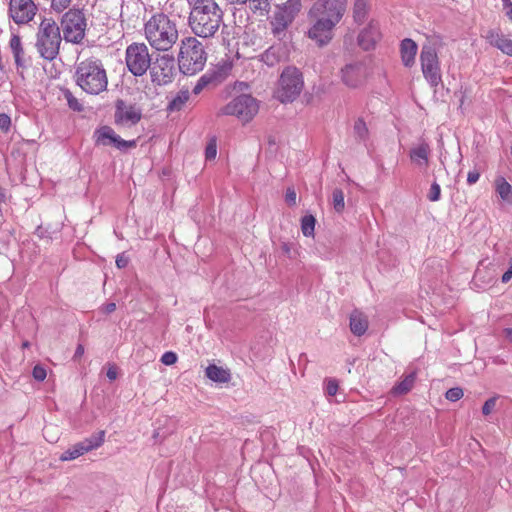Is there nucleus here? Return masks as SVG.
I'll return each mask as SVG.
<instances>
[{"label": "nucleus", "instance_id": "obj_1", "mask_svg": "<svg viewBox=\"0 0 512 512\" xmlns=\"http://www.w3.org/2000/svg\"><path fill=\"white\" fill-rule=\"evenodd\" d=\"M190 5L188 25L201 38H211L223 22V12L215 0H187Z\"/></svg>", "mask_w": 512, "mask_h": 512}, {"label": "nucleus", "instance_id": "obj_2", "mask_svg": "<svg viewBox=\"0 0 512 512\" xmlns=\"http://www.w3.org/2000/svg\"><path fill=\"white\" fill-rule=\"evenodd\" d=\"M74 80L85 93L90 95H99L106 91L108 86V76L104 64L96 57L77 62Z\"/></svg>", "mask_w": 512, "mask_h": 512}, {"label": "nucleus", "instance_id": "obj_3", "mask_svg": "<svg viewBox=\"0 0 512 512\" xmlns=\"http://www.w3.org/2000/svg\"><path fill=\"white\" fill-rule=\"evenodd\" d=\"M145 38L152 48L167 52L177 42V25L164 13H156L144 25Z\"/></svg>", "mask_w": 512, "mask_h": 512}, {"label": "nucleus", "instance_id": "obj_4", "mask_svg": "<svg viewBox=\"0 0 512 512\" xmlns=\"http://www.w3.org/2000/svg\"><path fill=\"white\" fill-rule=\"evenodd\" d=\"M62 42L60 28L52 18H44L36 33L35 47L46 60H54L59 54Z\"/></svg>", "mask_w": 512, "mask_h": 512}, {"label": "nucleus", "instance_id": "obj_5", "mask_svg": "<svg viewBox=\"0 0 512 512\" xmlns=\"http://www.w3.org/2000/svg\"><path fill=\"white\" fill-rule=\"evenodd\" d=\"M207 54L203 44L195 37H186L181 41L178 54L179 69L183 74L194 75L201 71L206 63Z\"/></svg>", "mask_w": 512, "mask_h": 512}, {"label": "nucleus", "instance_id": "obj_6", "mask_svg": "<svg viewBox=\"0 0 512 512\" xmlns=\"http://www.w3.org/2000/svg\"><path fill=\"white\" fill-rule=\"evenodd\" d=\"M304 82L296 67H286L280 75L275 97L282 103L293 102L301 93Z\"/></svg>", "mask_w": 512, "mask_h": 512}, {"label": "nucleus", "instance_id": "obj_7", "mask_svg": "<svg viewBox=\"0 0 512 512\" xmlns=\"http://www.w3.org/2000/svg\"><path fill=\"white\" fill-rule=\"evenodd\" d=\"M61 30L66 42L80 44L85 37L86 18L80 10L70 9L61 19Z\"/></svg>", "mask_w": 512, "mask_h": 512}, {"label": "nucleus", "instance_id": "obj_8", "mask_svg": "<svg viewBox=\"0 0 512 512\" xmlns=\"http://www.w3.org/2000/svg\"><path fill=\"white\" fill-rule=\"evenodd\" d=\"M125 62L134 76H143L151 66V55L145 43H132L125 51Z\"/></svg>", "mask_w": 512, "mask_h": 512}, {"label": "nucleus", "instance_id": "obj_9", "mask_svg": "<svg viewBox=\"0 0 512 512\" xmlns=\"http://www.w3.org/2000/svg\"><path fill=\"white\" fill-rule=\"evenodd\" d=\"M310 27L307 36L318 46L323 47L330 43L334 36V29L337 26L332 20H328L308 11Z\"/></svg>", "mask_w": 512, "mask_h": 512}, {"label": "nucleus", "instance_id": "obj_10", "mask_svg": "<svg viewBox=\"0 0 512 512\" xmlns=\"http://www.w3.org/2000/svg\"><path fill=\"white\" fill-rule=\"evenodd\" d=\"M420 62L426 81L432 87H437L442 82V75L438 55L433 45L426 44L422 47Z\"/></svg>", "mask_w": 512, "mask_h": 512}, {"label": "nucleus", "instance_id": "obj_11", "mask_svg": "<svg viewBox=\"0 0 512 512\" xmlns=\"http://www.w3.org/2000/svg\"><path fill=\"white\" fill-rule=\"evenodd\" d=\"M258 109L259 106L255 98L242 94L224 106L221 112L224 115H233L243 121H249L257 114Z\"/></svg>", "mask_w": 512, "mask_h": 512}, {"label": "nucleus", "instance_id": "obj_12", "mask_svg": "<svg viewBox=\"0 0 512 512\" xmlns=\"http://www.w3.org/2000/svg\"><path fill=\"white\" fill-rule=\"evenodd\" d=\"M302 7L301 0H288L282 5L277 6L274 16L271 20L272 31L275 35L284 32L294 21Z\"/></svg>", "mask_w": 512, "mask_h": 512}, {"label": "nucleus", "instance_id": "obj_13", "mask_svg": "<svg viewBox=\"0 0 512 512\" xmlns=\"http://www.w3.org/2000/svg\"><path fill=\"white\" fill-rule=\"evenodd\" d=\"M142 118V109L139 105L118 99L115 102L114 121L115 124L123 128L135 126Z\"/></svg>", "mask_w": 512, "mask_h": 512}, {"label": "nucleus", "instance_id": "obj_14", "mask_svg": "<svg viewBox=\"0 0 512 512\" xmlns=\"http://www.w3.org/2000/svg\"><path fill=\"white\" fill-rule=\"evenodd\" d=\"M346 7L347 0H316L309 11L338 24L346 12Z\"/></svg>", "mask_w": 512, "mask_h": 512}, {"label": "nucleus", "instance_id": "obj_15", "mask_svg": "<svg viewBox=\"0 0 512 512\" xmlns=\"http://www.w3.org/2000/svg\"><path fill=\"white\" fill-rule=\"evenodd\" d=\"M175 59L168 54L159 55L155 61H151L150 75L152 82L164 85L172 81L174 75Z\"/></svg>", "mask_w": 512, "mask_h": 512}, {"label": "nucleus", "instance_id": "obj_16", "mask_svg": "<svg viewBox=\"0 0 512 512\" xmlns=\"http://www.w3.org/2000/svg\"><path fill=\"white\" fill-rule=\"evenodd\" d=\"M37 10L38 8L33 0H9V17L18 25L32 21Z\"/></svg>", "mask_w": 512, "mask_h": 512}, {"label": "nucleus", "instance_id": "obj_17", "mask_svg": "<svg viewBox=\"0 0 512 512\" xmlns=\"http://www.w3.org/2000/svg\"><path fill=\"white\" fill-rule=\"evenodd\" d=\"M104 435L105 432L100 431L96 435H92L91 437L86 438L79 443H76L75 445L67 449L65 452H63L59 459L61 461L74 460L80 457L81 455L98 448L104 442Z\"/></svg>", "mask_w": 512, "mask_h": 512}, {"label": "nucleus", "instance_id": "obj_18", "mask_svg": "<svg viewBox=\"0 0 512 512\" xmlns=\"http://www.w3.org/2000/svg\"><path fill=\"white\" fill-rule=\"evenodd\" d=\"M365 75L366 69L361 62L346 64L341 69L342 82L350 88L359 87L363 83Z\"/></svg>", "mask_w": 512, "mask_h": 512}, {"label": "nucleus", "instance_id": "obj_19", "mask_svg": "<svg viewBox=\"0 0 512 512\" xmlns=\"http://www.w3.org/2000/svg\"><path fill=\"white\" fill-rule=\"evenodd\" d=\"M226 71L224 69L208 70L203 74L192 89L194 95H199L204 90H210L217 87L226 79Z\"/></svg>", "mask_w": 512, "mask_h": 512}, {"label": "nucleus", "instance_id": "obj_20", "mask_svg": "<svg viewBox=\"0 0 512 512\" xmlns=\"http://www.w3.org/2000/svg\"><path fill=\"white\" fill-rule=\"evenodd\" d=\"M96 143L103 146H115L119 149L134 146V141H125L111 127L103 126L95 132Z\"/></svg>", "mask_w": 512, "mask_h": 512}, {"label": "nucleus", "instance_id": "obj_21", "mask_svg": "<svg viewBox=\"0 0 512 512\" xmlns=\"http://www.w3.org/2000/svg\"><path fill=\"white\" fill-rule=\"evenodd\" d=\"M380 31L377 22L371 21L366 28H364L358 36V44L364 50L374 48L380 39Z\"/></svg>", "mask_w": 512, "mask_h": 512}, {"label": "nucleus", "instance_id": "obj_22", "mask_svg": "<svg viewBox=\"0 0 512 512\" xmlns=\"http://www.w3.org/2000/svg\"><path fill=\"white\" fill-rule=\"evenodd\" d=\"M485 38L491 46L498 48L508 56H512V40L499 30H489Z\"/></svg>", "mask_w": 512, "mask_h": 512}, {"label": "nucleus", "instance_id": "obj_23", "mask_svg": "<svg viewBox=\"0 0 512 512\" xmlns=\"http://www.w3.org/2000/svg\"><path fill=\"white\" fill-rule=\"evenodd\" d=\"M430 147L426 142H421L412 147L409 153L411 161L419 168L426 169L429 163Z\"/></svg>", "mask_w": 512, "mask_h": 512}, {"label": "nucleus", "instance_id": "obj_24", "mask_svg": "<svg viewBox=\"0 0 512 512\" xmlns=\"http://www.w3.org/2000/svg\"><path fill=\"white\" fill-rule=\"evenodd\" d=\"M417 44L409 38L402 40L400 46L401 59L406 67H411L415 63V56L417 54Z\"/></svg>", "mask_w": 512, "mask_h": 512}, {"label": "nucleus", "instance_id": "obj_25", "mask_svg": "<svg viewBox=\"0 0 512 512\" xmlns=\"http://www.w3.org/2000/svg\"><path fill=\"white\" fill-rule=\"evenodd\" d=\"M368 328L367 317L360 311H353L350 315V330L356 336L363 335Z\"/></svg>", "mask_w": 512, "mask_h": 512}, {"label": "nucleus", "instance_id": "obj_26", "mask_svg": "<svg viewBox=\"0 0 512 512\" xmlns=\"http://www.w3.org/2000/svg\"><path fill=\"white\" fill-rule=\"evenodd\" d=\"M205 374L207 378L217 383H227L231 380V373L228 369L214 364L206 368Z\"/></svg>", "mask_w": 512, "mask_h": 512}, {"label": "nucleus", "instance_id": "obj_27", "mask_svg": "<svg viewBox=\"0 0 512 512\" xmlns=\"http://www.w3.org/2000/svg\"><path fill=\"white\" fill-rule=\"evenodd\" d=\"M371 9L370 0H354L353 2V19L361 25L367 19L369 11Z\"/></svg>", "mask_w": 512, "mask_h": 512}, {"label": "nucleus", "instance_id": "obj_28", "mask_svg": "<svg viewBox=\"0 0 512 512\" xmlns=\"http://www.w3.org/2000/svg\"><path fill=\"white\" fill-rule=\"evenodd\" d=\"M284 49L281 46H271L261 54V60L270 67L278 64L284 57Z\"/></svg>", "mask_w": 512, "mask_h": 512}, {"label": "nucleus", "instance_id": "obj_29", "mask_svg": "<svg viewBox=\"0 0 512 512\" xmlns=\"http://www.w3.org/2000/svg\"><path fill=\"white\" fill-rule=\"evenodd\" d=\"M416 374L414 372L406 375L397 385L392 388L394 395H403L408 393L415 382Z\"/></svg>", "mask_w": 512, "mask_h": 512}, {"label": "nucleus", "instance_id": "obj_30", "mask_svg": "<svg viewBox=\"0 0 512 512\" xmlns=\"http://www.w3.org/2000/svg\"><path fill=\"white\" fill-rule=\"evenodd\" d=\"M249 9L260 16H265L271 9V0H246Z\"/></svg>", "mask_w": 512, "mask_h": 512}, {"label": "nucleus", "instance_id": "obj_31", "mask_svg": "<svg viewBox=\"0 0 512 512\" xmlns=\"http://www.w3.org/2000/svg\"><path fill=\"white\" fill-rule=\"evenodd\" d=\"M190 97V92L188 89L180 90L175 97L169 102L168 109L170 111H179L184 105L187 103Z\"/></svg>", "mask_w": 512, "mask_h": 512}, {"label": "nucleus", "instance_id": "obj_32", "mask_svg": "<svg viewBox=\"0 0 512 512\" xmlns=\"http://www.w3.org/2000/svg\"><path fill=\"white\" fill-rule=\"evenodd\" d=\"M495 189L502 200L509 201L512 194V186L503 177L496 178Z\"/></svg>", "mask_w": 512, "mask_h": 512}, {"label": "nucleus", "instance_id": "obj_33", "mask_svg": "<svg viewBox=\"0 0 512 512\" xmlns=\"http://www.w3.org/2000/svg\"><path fill=\"white\" fill-rule=\"evenodd\" d=\"M354 136L358 141L365 142L368 139L369 131L363 119L359 118L353 126Z\"/></svg>", "mask_w": 512, "mask_h": 512}, {"label": "nucleus", "instance_id": "obj_34", "mask_svg": "<svg viewBox=\"0 0 512 512\" xmlns=\"http://www.w3.org/2000/svg\"><path fill=\"white\" fill-rule=\"evenodd\" d=\"M315 218L312 215H306L301 221V230L304 236L310 237L314 235Z\"/></svg>", "mask_w": 512, "mask_h": 512}, {"label": "nucleus", "instance_id": "obj_35", "mask_svg": "<svg viewBox=\"0 0 512 512\" xmlns=\"http://www.w3.org/2000/svg\"><path fill=\"white\" fill-rule=\"evenodd\" d=\"M332 205L336 212L341 213L345 208L344 193L336 188L332 193Z\"/></svg>", "mask_w": 512, "mask_h": 512}, {"label": "nucleus", "instance_id": "obj_36", "mask_svg": "<svg viewBox=\"0 0 512 512\" xmlns=\"http://www.w3.org/2000/svg\"><path fill=\"white\" fill-rule=\"evenodd\" d=\"M64 96H65V99L67 100L68 106L72 110L78 111V112L83 110V105L78 101V99L76 97L73 96V94L69 90H66L64 92Z\"/></svg>", "mask_w": 512, "mask_h": 512}, {"label": "nucleus", "instance_id": "obj_37", "mask_svg": "<svg viewBox=\"0 0 512 512\" xmlns=\"http://www.w3.org/2000/svg\"><path fill=\"white\" fill-rule=\"evenodd\" d=\"M463 395V390L460 387H453L446 392L445 397L447 400L455 402L460 400Z\"/></svg>", "mask_w": 512, "mask_h": 512}, {"label": "nucleus", "instance_id": "obj_38", "mask_svg": "<svg viewBox=\"0 0 512 512\" xmlns=\"http://www.w3.org/2000/svg\"><path fill=\"white\" fill-rule=\"evenodd\" d=\"M9 46L12 53H24L22 48L21 38L18 35H12L9 41Z\"/></svg>", "mask_w": 512, "mask_h": 512}, {"label": "nucleus", "instance_id": "obj_39", "mask_svg": "<svg viewBox=\"0 0 512 512\" xmlns=\"http://www.w3.org/2000/svg\"><path fill=\"white\" fill-rule=\"evenodd\" d=\"M441 196V188L438 183L434 182L431 184L428 199L432 202H436L440 199Z\"/></svg>", "mask_w": 512, "mask_h": 512}, {"label": "nucleus", "instance_id": "obj_40", "mask_svg": "<svg viewBox=\"0 0 512 512\" xmlns=\"http://www.w3.org/2000/svg\"><path fill=\"white\" fill-rule=\"evenodd\" d=\"M177 355L176 353L172 352V351H168V352H165L162 357H161V362L164 364V365H173L177 362Z\"/></svg>", "mask_w": 512, "mask_h": 512}, {"label": "nucleus", "instance_id": "obj_41", "mask_svg": "<svg viewBox=\"0 0 512 512\" xmlns=\"http://www.w3.org/2000/svg\"><path fill=\"white\" fill-rule=\"evenodd\" d=\"M71 0H52L51 7L56 12H62L64 9H66Z\"/></svg>", "mask_w": 512, "mask_h": 512}, {"label": "nucleus", "instance_id": "obj_42", "mask_svg": "<svg viewBox=\"0 0 512 512\" xmlns=\"http://www.w3.org/2000/svg\"><path fill=\"white\" fill-rule=\"evenodd\" d=\"M496 402V397L489 398L482 407V413L486 416L489 415L495 409Z\"/></svg>", "mask_w": 512, "mask_h": 512}, {"label": "nucleus", "instance_id": "obj_43", "mask_svg": "<svg viewBox=\"0 0 512 512\" xmlns=\"http://www.w3.org/2000/svg\"><path fill=\"white\" fill-rule=\"evenodd\" d=\"M32 374L34 379H36L37 381H43L47 375L45 368L40 365H36L33 368Z\"/></svg>", "mask_w": 512, "mask_h": 512}, {"label": "nucleus", "instance_id": "obj_44", "mask_svg": "<svg viewBox=\"0 0 512 512\" xmlns=\"http://www.w3.org/2000/svg\"><path fill=\"white\" fill-rule=\"evenodd\" d=\"M10 125H11L10 117L5 113L0 114V129L4 132H7L10 128Z\"/></svg>", "mask_w": 512, "mask_h": 512}, {"label": "nucleus", "instance_id": "obj_45", "mask_svg": "<svg viewBox=\"0 0 512 512\" xmlns=\"http://www.w3.org/2000/svg\"><path fill=\"white\" fill-rule=\"evenodd\" d=\"M296 198L297 195L295 190L293 188H288L285 194V201L287 202V204L290 206H294L296 204Z\"/></svg>", "mask_w": 512, "mask_h": 512}, {"label": "nucleus", "instance_id": "obj_46", "mask_svg": "<svg viewBox=\"0 0 512 512\" xmlns=\"http://www.w3.org/2000/svg\"><path fill=\"white\" fill-rule=\"evenodd\" d=\"M205 155L208 160L214 159L216 157L217 147L215 143L208 144L206 147Z\"/></svg>", "mask_w": 512, "mask_h": 512}, {"label": "nucleus", "instance_id": "obj_47", "mask_svg": "<svg viewBox=\"0 0 512 512\" xmlns=\"http://www.w3.org/2000/svg\"><path fill=\"white\" fill-rule=\"evenodd\" d=\"M338 384L335 380H329L326 385V392L328 395L333 396L337 393Z\"/></svg>", "mask_w": 512, "mask_h": 512}, {"label": "nucleus", "instance_id": "obj_48", "mask_svg": "<svg viewBox=\"0 0 512 512\" xmlns=\"http://www.w3.org/2000/svg\"><path fill=\"white\" fill-rule=\"evenodd\" d=\"M480 177V173L477 170H472L467 175V182L469 185L475 184Z\"/></svg>", "mask_w": 512, "mask_h": 512}, {"label": "nucleus", "instance_id": "obj_49", "mask_svg": "<svg viewBox=\"0 0 512 512\" xmlns=\"http://www.w3.org/2000/svg\"><path fill=\"white\" fill-rule=\"evenodd\" d=\"M128 261V257H126L124 253L116 257V265L118 268H125L128 265Z\"/></svg>", "mask_w": 512, "mask_h": 512}, {"label": "nucleus", "instance_id": "obj_50", "mask_svg": "<svg viewBox=\"0 0 512 512\" xmlns=\"http://www.w3.org/2000/svg\"><path fill=\"white\" fill-rule=\"evenodd\" d=\"M23 55H24V53H14L13 54L17 67H24L25 66Z\"/></svg>", "mask_w": 512, "mask_h": 512}, {"label": "nucleus", "instance_id": "obj_51", "mask_svg": "<svg viewBox=\"0 0 512 512\" xmlns=\"http://www.w3.org/2000/svg\"><path fill=\"white\" fill-rule=\"evenodd\" d=\"M512 278V260L510 261V266L508 270L502 275V282L507 283Z\"/></svg>", "mask_w": 512, "mask_h": 512}, {"label": "nucleus", "instance_id": "obj_52", "mask_svg": "<svg viewBox=\"0 0 512 512\" xmlns=\"http://www.w3.org/2000/svg\"><path fill=\"white\" fill-rule=\"evenodd\" d=\"M104 312L109 314V313H112L116 310V304L111 302V303H108L104 306Z\"/></svg>", "mask_w": 512, "mask_h": 512}, {"label": "nucleus", "instance_id": "obj_53", "mask_svg": "<svg viewBox=\"0 0 512 512\" xmlns=\"http://www.w3.org/2000/svg\"><path fill=\"white\" fill-rule=\"evenodd\" d=\"M84 354V346L79 344L75 350L74 358H80Z\"/></svg>", "mask_w": 512, "mask_h": 512}, {"label": "nucleus", "instance_id": "obj_54", "mask_svg": "<svg viewBox=\"0 0 512 512\" xmlns=\"http://www.w3.org/2000/svg\"><path fill=\"white\" fill-rule=\"evenodd\" d=\"M107 377L110 379V380H115L117 378V371L115 368L111 367L108 369L107 371Z\"/></svg>", "mask_w": 512, "mask_h": 512}, {"label": "nucleus", "instance_id": "obj_55", "mask_svg": "<svg viewBox=\"0 0 512 512\" xmlns=\"http://www.w3.org/2000/svg\"><path fill=\"white\" fill-rule=\"evenodd\" d=\"M505 337L512 342V328H506L503 330Z\"/></svg>", "mask_w": 512, "mask_h": 512}, {"label": "nucleus", "instance_id": "obj_56", "mask_svg": "<svg viewBox=\"0 0 512 512\" xmlns=\"http://www.w3.org/2000/svg\"><path fill=\"white\" fill-rule=\"evenodd\" d=\"M281 248L285 254L291 257V248L287 243H283Z\"/></svg>", "mask_w": 512, "mask_h": 512}, {"label": "nucleus", "instance_id": "obj_57", "mask_svg": "<svg viewBox=\"0 0 512 512\" xmlns=\"http://www.w3.org/2000/svg\"><path fill=\"white\" fill-rule=\"evenodd\" d=\"M227 2L233 5H246V0H227Z\"/></svg>", "mask_w": 512, "mask_h": 512}, {"label": "nucleus", "instance_id": "obj_58", "mask_svg": "<svg viewBox=\"0 0 512 512\" xmlns=\"http://www.w3.org/2000/svg\"><path fill=\"white\" fill-rule=\"evenodd\" d=\"M503 2V6H504V9H509L510 7H512V2L511 0H502Z\"/></svg>", "mask_w": 512, "mask_h": 512}, {"label": "nucleus", "instance_id": "obj_59", "mask_svg": "<svg viewBox=\"0 0 512 512\" xmlns=\"http://www.w3.org/2000/svg\"><path fill=\"white\" fill-rule=\"evenodd\" d=\"M506 15L509 18V20L512 22V7L509 9H506Z\"/></svg>", "mask_w": 512, "mask_h": 512}, {"label": "nucleus", "instance_id": "obj_60", "mask_svg": "<svg viewBox=\"0 0 512 512\" xmlns=\"http://www.w3.org/2000/svg\"><path fill=\"white\" fill-rule=\"evenodd\" d=\"M23 346H24V347H28V343H27V342H25V343L23 344Z\"/></svg>", "mask_w": 512, "mask_h": 512}]
</instances>
